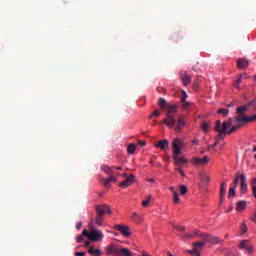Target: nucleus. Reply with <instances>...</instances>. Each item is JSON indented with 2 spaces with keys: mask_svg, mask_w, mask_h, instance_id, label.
Instances as JSON below:
<instances>
[{
  "mask_svg": "<svg viewBox=\"0 0 256 256\" xmlns=\"http://www.w3.org/2000/svg\"><path fill=\"white\" fill-rule=\"evenodd\" d=\"M158 104L162 111H165L166 109L167 118L163 120V123L170 129H173L175 127V123H177V120H175V115H177V105L167 103V100L164 98H160Z\"/></svg>",
  "mask_w": 256,
  "mask_h": 256,
  "instance_id": "obj_1",
  "label": "nucleus"
},
{
  "mask_svg": "<svg viewBox=\"0 0 256 256\" xmlns=\"http://www.w3.org/2000/svg\"><path fill=\"white\" fill-rule=\"evenodd\" d=\"M88 227L90 231L84 229L82 231V235H85V237H88L89 241H93V242L103 241V237H105V235L101 230L96 229V227L93 226V224H89Z\"/></svg>",
  "mask_w": 256,
  "mask_h": 256,
  "instance_id": "obj_2",
  "label": "nucleus"
},
{
  "mask_svg": "<svg viewBox=\"0 0 256 256\" xmlns=\"http://www.w3.org/2000/svg\"><path fill=\"white\" fill-rule=\"evenodd\" d=\"M106 255L133 256V253H131V250L128 248H118L110 245L106 247Z\"/></svg>",
  "mask_w": 256,
  "mask_h": 256,
  "instance_id": "obj_3",
  "label": "nucleus"
},
{
  "mask_svg": "<svg viewBox=\"0 0 256 256\" xmlns=\"http://www.w3.org/2000/svg\"><path fill=\"white\" fill-rule=\"evenodd\" d=\"M231 125H233V119L231 118L228 121H224L223 123H221V120H217L214 129L220 133V135H223L224 133H227V129H229Z\"/></svg>",
  "mask_w": 256,
  "mask_h": 256,
  "instance_id": "obj_4",
  "label": "nucleus"
},
{
  "mask_svg": "<svg viewBox=\"0 0 256 256\" xmlns=\"http://www.w3.org/2000/svg\"><path fill=\"white\" fill-rule=\"evenodd\" d=\"M173 155H181L182 149H185V142L180 138H175L172 142Z\"/></svg>",
  "mask_w": 256,
  "mask_h": 256,
  "instance_id": "obj_5",
  "label": "nucleus"
},
{
  "mask_svg": "<svg viewBox=\"0 0 256 256\" xmlns=\"http://www.w3.org/2000/svg\"><path fill=\"white\" fill-rule=\"evenodd\" d=\"M201 239L204 240L205 243H211L212 245H221L223 243V240H221L219 237L211 236L209 234H200Z\"/></svg>",
  "mask_w": 256,
  "mask_h": 256,
  "instance_id": "obj_6",
  "label": "nucleus"
},
{
  "mask_svg": "<svg viewBox=\"0 0 256 256\" xmlns=\"http://www.w3.org/2000/svg\"><path fill=\"white\" fill-rule=\"evenodd\" d=\"M205 246V242H195L192 244V250H186V253H189L190 255H201V251L203 250V247Z\"/></svg>",
  "mask_w": 256,
  "mask_h": 256,
  "instance_id": "obj_7",
  "label": "nucleus"
},
{
  "mask_svg": "<svg viewBox=\"0 0 256 256\" xmlns=\"http://www.w3.org/2000/svg\"><path fill=\"white\" fill-rule=\"evenodd\" d=\"M105 213L111 215V208L107 204H100L96 206V215L104 217Z\"/></svg>",
  "mask_w": 256,
  "mask_h": 256,
  "instance_id": "obj_8",
  "label": "nucleus"
},
{
  "mask_svg": "<svg viewBox=\"0 0 256 256\" xmlns=\"http://www.w3.org/2000/svg\"><path fill=\"white\" fill-rule=\"evenodd\" d=\"M114 229L116 231H119L121 233V235H123L124 237L131 236V232L129 231V226H125L123 224H117L114 226Z\"/></svg>",
  "mask_w": 256,
  "mask_h": 256,
  "instance_id": "obj_9",
  "label": "nucleus"
},
{
  "mask_svg": "<svg viewBox=\"0 0 256 256\" xmlns=\"http://www.w3.org/2000/svg\"><path fill=\"white\" fill-rule=\"evenodd\" d=\"M133 183H135V175H130L119 184V187H121L122 189H127V187H131Z\"/></svg>",
  "mask_w": 256,
  "mask_h": 256,
  "instance_id": "obj_10",
  "label": "nucleus"
},
{
  "mask_svg": "<svg viewBox=\"0 0 256 256\" xmlns=\"http://www.w3.org/2000/svg\"><path fill=\"white\" fill-rule=\"evenodd\" d=\"M238 247L239 249L248 251L249 255L253 253V245L249 243V240H242Z\"/></svg>",
  "mask_w": 256,
  "mask_h": 256,
  "instance_id": "obj_11",
  "label": "nucleus"
},
{
  "mask_svg": "<svg viewBox=\"0 0 256 256\" xmlns=\"http://www.w3.org/2000/svg\"><path fill=\"white\" fill-rule=\"evenodd\" d=\"M181 103L183 111H189V107L193 105V103L187 102V92L184 90L182 91Z\"/></svg>",
  "mask_w": 256,
  "mask_h": 256,
  "instance_id": "obj_12",
  "label": "nucleus"
},
{
  "mask_svg": "<svg viewBox=\"0 0 256 256\" xmlns=\"http://www.w3.org/2000/svg\"><path fill=\"white\" fill-rule=\"evenodd\" d=\"M250 121H256V114L252 117L247 116H237L234 119V123H249Z\"/></svg>",
  "mask_w": 256,
  "mask_h": 256,
  "instance_id": "obj_13",
  "label": "nucleus"
},
{
  "mask_svg": "<svg viewBox=\"0 0 256 256\" xmlns=\"http://www.w3.org/2000/svg\"><path fill=\"white\" fill-rule=\"evenodd\" d=\"M180 77H181L182 83H183V85H185V87H187V85H189L191 83V75H189V73H187V71L180 72Z\"/></svg>",
  "mask_w": 256,
  "mask_h": 256,
  "instance_id": "obj_14",
  "label": "nucleus"
},
{
  "mask_svg": "<svg viewBox=\"0 0 256 256\" xmlns=\"http://www.w3.org/2000/svg\"><path fill=\"white\" fill-rule=\"evenodd\" d=\"M89 225H92L93 227H95V225H98V227H102L103 216H99L98 214H96L95 218H91Z\"/></svg>",
  "mask_w": 256,
  "mask_h": 256,
  "instance_id": "obj_15",
  "label": "nucleus"
},
{
  "mask_svg": "<svg viewBox=\"0 0 256 256\" xmlns=\"http://www.w3.org/2000/svg\"><path fill=\"white\" fill-rule=\"evenodd\" d=\"M174 165H187L188 161L184 157L179 156V154H174L173 156Z\"/></svg>",
  "mask_w": 256,
  "mask_h": 256,
  "instance_id": "obj_16",
  "label": "nucleus"
},
{
  "mask_svg": "<svg viewBox=\"0 0 256 256\" xmlns=\"http://www.w3.org/2000/svg\"><path fill=\"white\" fill-rule=\"evenodd\" d=\"M240 191L241 193H247V178L245 177V175H240Z\"/></svg>",
  "mask_w": 256,
  "mask_h": 256,
  "instance_id": "obj_17",
  "label": "nucleus"
},
{
  "mask_svg": "<svg viewBox=\"0 0 256 256\" xmlns=\"http://www.w3.org/2000/svg\"><path fill=\"white\" fill-rule=\"evenodd\" d=\"M194 165H207L209 163V157L204 156L203 158H194L192 159Z\"/></svg>",
  "mask_w": 256,
  "mask_h": 256,
  "instance_id": "obj_18",
  "label": "nucleus"
},
{
  "mask_svg": "<svg viewBox=\"0 0 256 256\" xmlns=\"http://www.w3.org/2000/svg\"><path fill=\"white\" fill-rule=\"evenodd\" d=\"M249 67V60L245 58H239L237 61L238 69H247Z\"/></svg>",
  "mask_w": 256,
  "mask_h": 256,
  "instance_id": "obj_19",
  "label": "nucleus"
},
{
  "mask_svg": "<svg viewBox=\"0 0 256 256\" xmlns=\"http://www.w3.org/2000/svg\"><path fill=\"white\" fill-rule=\"evenodd\" d=\"M103 185L105 187L109 186L111 183H117V178L115 177V174H110L108 179H101Z\"/></svg>",
  "mask_w": 256,
  "mask_h": 256,
  "instance_id": "obj_20",
  "label": "nucleus"
},
{
  "mask_svg": "<svg viewBox=\"0 0 256 256\" xmlns=\"http://www.w3.org/2000/svg\"><path fill=\"white\" fill-rule=\"evenodd\" d=\"M201 235H203V232H200L199 230H195L192 233L184 234L182 239H195V237H200L201 239Z\"/></svg>",
  "mask_w": 256,
  "mask_h": 256,
  "instance_id": "obj_21",
  "label": "nucleus"
},
{
  "mask_svg": "<svg viewBox=\"0 0 256 256\" xmlns=\"http://www.w3.org/2000/svg\"><path fill=\"white\" fill-rule=\"evenodd\" d=\"M185 125H187V122H185V116L181 115L178 118L175 130L181 131V129H183V127H185Z\"/></svg>",
  "mask_w": 256,
  "mask_h": 256,
  "instance_id": "obj_22",
  "label": "nucleus"
},
{
  "mask_svg": "<svg viewBox=\"0 0 256 256\" xmlns=\"http://www.w3.org/2000/svg\"><path fill=\"white\" fill-rule=\"evenodd\" d=\"M155 147H159V149H162V151H165L169 149V140H159L155 144Z\"/></svg>",
  "mask_w": 256,
  "mask_h": 256,
  "instance_id": "obj_23",
  "label": "nucleus"
},
{
  "mask_svg": "<svg viewBox=\"0 0 256 256\" xmlns=\"http://www.w3.org/2000/svg\"><path fill=\"white\" fill-rule=\"evenodd\" d=\"M200 179H201L202 183H204L206 186H208L209 181H211V176H209V174L203 172L200 174Z\"/></svg>",
  "mask_w": 256,
  "mask_h": 256,
  "instance_id": "obj_24",
  "label": "nucleus"
},
{
  "mask_svg": "<svg viewBox=\"0 0 256 256\" xmlns=\"http://www.w3.org/2000/svg\"><path fill=\"white\" fill-rule=\"evenodd\" d=\"M246 207H247V202L243 200L237 202L236 204V210L240 212L245 211Z\"/></svg>",
  "mask_w": 256,
  "mask_h": 256,
  "instance_id": "obj_25",
  "label": "nucleus"
},
{
  "mask_svg": "<svg viewBox=\"0 0 256 256\" xmlns=\"http://www.w3.org/2000/svg\"><path fill=\"white\" fill-rule=\"evenodd\" d=\"M225 193H227V184L225 182L221 183L220 186V199L223 201V197H225Z\"/></svg>",
  "mask_w": 256,
  "mask_h": 256,
  "instance_id": "obj_26",
  "label": "nucleus"
},
{
  "mask_svg": "<svg viewBox=\"0 0 256 256\" xmlns=\"http://www.w3.org/2000/svg\"><path fill=\"white\" fill-rule=\"evenodd\" d=\"M243 79H249V76L247 74H241L239 78L234 82V87H236V89H239V83H241Z\"/></svg>",
  "mask_w": 256,
  "mask_h": 256,
  "instance_id": "obj_27",
  "label": "nucleus"
},
{
  "mask_svg": "<svg viewBox=\"0 0 256 256\" xmlns=\"http://www.w3.org/2000/svg\"><path fill=\"white\" fill-rule=\"evenodd\" d=\"M200 127L204 133H207L209 131V127H211V122L203 121Z\"/></svg>",
  "mask_w": 256,
  "mask_h": 256,
  "instance_id": "obj_28",
  "label": "nucleus"
},
{
  "mask_svg": "<svg viewBox=\"0 0 256 256\" xmlns=\"http://www.w3.org/2000/svg\"><path fill=\"white\" fill-rule=\"evenodd\" d=\"M131 219L134 221V223H141V221H143V218L137 212L132 214Z\"/></svg>",
  "mask_w": 256,
  "mask_h": 256,
  "instance_id": "obj_29",
  "label": "nucleus"
},
{
  "mask_svg": "<svg viewBox=\"0 0 256 256\" xmlns=\"http://www.w3.org/2000/svg\"><path fill=\"white\" fill-rule=\"evenodd\" d=\"M88 253H90V255H94V256L103 255V253L101 252V250H99V249H96V250H95V248H93V247H90V248L88 249Z\"/></svg>",
  "mask_w": 256,
  "mask_h": 256,
  "instance_id": "obj_30",
  "label": "nucleus"
},
{
  "mask_svg": "<svg viewBox=\"0 0 256 256\" xmlns=\"http://www.w3.org/2000/svg\"><path fill=\"white\" fill-rule=\"evenodd\" d=\"M247 111V106H240L237 108L238 117H245L244 113Z\"/></svg>",
  "mask_w": 256,
  "mask_h": 256,
  "instance_id": "obj_31",
  "label": "nucleus"
},
{
  "mask_svg": "<svg viewBox=\"0 0 256 256\" xmlns=\"http://www.w3.org/2000/svg\"><path fill=\"white\" fill-rule=\"evenodd\" d=\"M102 171H104V173H106V175L115 174V171H113V168H111L109 166H102Z\"/></svg>",
  "mask_w": 256,
  "mask_h": 256,
  "instance_id": "obj_32",
  "label": "nucleus"
},
{
  "mask_svg": "<svg viewBox=\"0 0 256 256\" xmlns=\"http://www.w3.org/2000/svg\"><path fill=\"white\" fill-rule=\"evenodd\" d=\"M136 150H137V145H135V144H129L128 147H127V152L130 155H133Z\"/></svg>",
  "mask_w": 256,
  "mask_h": 256,
  "instance_id": "obj_33",
  "label": "nucleus"
},
{
  "mask_svg": "<svg viewBox=\"0 0 256 256\" xmlns=\"http://www.w3.org/2000/svg\"><path fill=\"white\" fill-rule=\"evenodd\" d=\"M180 201H181V200L179 199V193L174 192V194H173V203H174L175 205H179Z\"/></svg>",
  "mask_w": 256,
  "mask_h": 256,
  "instance_id": "obj_34",
  "label": "nucleus"
},
{
  "mask_svg": "<svg viewBox=\"0 0 256 256\" xmlns=\"http://www.w3.org/2000/svg\"><path fill=\"white\" fill-rule=\"evenodd\" d=\"M218 113L223 115V117H227L229 115V109L221 108L218 110Z\"/></svg>",
  "mask_w": 256,
  "mask_h": 256,
  "instance_id": "obj_35",
  "label": "nucleus"
},
{
  "mask_svg": "<svg viewBox=\"0 0 256 256\" xmlns=\"http://www.w3.org/2000/svg\"><path fill=\"white\" fill-rule=\"evenodd\" d=\"M150 201H151V195H148V196L146 197V200H144V201L142 202V205H143L144 207H149Z\"/></svg>",
  "mask_w": 256,
  "mask_h": 256,
  "instance_id": "obj_36",
  "label": "nucleus"
},
{
  "mask_svg": "<svg viewBox=\"0 0 256 256\" xmlns=\"http://www.w3.org/2000/svg\"><path fill=\"white\" fill-rule=\"evenodd\" d=\"M237 129H239V125L232 126V128L230 130H228L226 133H227V135H231L232 133H235V131H237Z\"/></svg>",
  "mask_w": 256,
  "mask_h": 256,
  "instance_id": "obj_37",
  "label": "nucleus"
},
{
  "mask_svg": "<svg viewBox=\"0 0 256 256\" xmlns=\"http://www.w3.org/2000/svg\"><path fill=\"white\" fill-rule=\"evenodd\" d=\"M187 191H188L187 186H185V185L180 186V194L186 195Z\"/></svg>",
  "mask_w": 256,
  "mask_h": 256,
  "instance_id": "obj_38",
  "label": "nucleus"
},
{
  "mask_svg": "<svg viewBox=\"0 0 256 256\" xmlns=\"http://www.w3.org/2000/svg\"><path fill=\"white\" fill-rule=\"evenodd\" d=\"M172 227L174 229H177L178 231H185V226H179V225L172 224Z\"/></svg>",
  "mask_w": 256,
  "mask_h": 256,
  "instance_id": "obj_39",
  "label": "nucleus"
},
{
  "mask_svg": "<svg viewBox=\"0 0 256 256\" xmlns=\"http://www.w3.org/2000/svg\"><path fill=\"white\" fill-rule=\"evenodd\" d=\"M228 197H235V188L231 187L229 189Z\"/></svg>",
  "mask_w": 256,
  "mask_h": 256,
  "instance_id": "obj_40",
  "label": "nucleus"
},
{
  "mask_svg": "<svg viewBox=\"0 0 256 256\" xmlns=\"http://www.w3.org/2000/svg\"><path fill=\"white\" fill-rule=\"evenodd\" d=\"M84 237H85V235H83V232H82V235H79L76 237L77 243H83Z\"/></svg>",
  "mask_w": 256,
  "mask_h": 256,
  "instance_id": "obj_41",
  "label": "nucleus"
},
{
  "mask_svg": "<svg viewBox=\"0 0 256 256\" xmlns=\"http://www.w3.org/2000/svg\"><path fill=\"white\" fill-rule=\"evenodd\" d=\"M159 115H161V112L159 110H155L151 115V119H153V117H159Z\"/></svg>",
  "mask_w": 256,
  "mask_h": 256,
  "instance_id": "obj_42",
  "label": "nucleus"
},
{
  "mask_svg": "<svg viewBox=\"0 0 256 256\" xmlns=\"http://www.w3.org/2000/svg\"><path fill=\"white\" fill-rule=\"evenodd\" d=\"M239 179H241V176H237L235 179H234V189L235 187H237L239 185Z\"/></svg>",
  "mask_w": 256,
  "mask_h": 256,
  "instance_id": "obj_43",
  "label": "nucleus"
},
{
  "mask_svg": "<svg viewBox=\"0 0 256 256\" xmlns=\"http://www.w3.org/2000/svg\"><path fill=\"white\" fill-rule=\"evenodd\" d=\"M74 255H75V256H85L86 253H85V252H75Z\"/></svg>",
  "mask_w": 256,
  "mask_h": 256,
  "instance_id": "obj_44",
  "label": "nucleus"
},
{
  "mask_svg": "<svg viewBox=\"0 0 256 256\" xmlns=\"http://www.w3.org/2000/svg\"><path fill=\"white\" fill-rule=\"evenodd\" d=\"M139 145H141L142 147H145V145H147V143L145 142V140H140Z\"/></svg>",
  "mask_w": 256,
  "mask_h": 256,
  "instance_id": "obj_45",
  "label": "nucleus"
},
{
  "mask_svg": "<svg viewBox=\"0 0 256 256\" xmlns=\"http://www.w3.org/2000/svg\"><path fill=\"white\" fill-rule=\"evenodd\" d=\"M81 227H83V223L78 222V223L76 224V229H81Z\"/></svg>",
  "mask_w": 256,
  "mask_h": 256,
  "instance_id": "obj_46",
  "label": "nucleus"
},
{
  "mask_svg": "<svg viewBox=\"0 0 256 256\" xmlns=\"http://www.w3.org/2000/svg\"><path fill=\"white\" fill-rule=\"evenodd\" d=\"M226 255H227V256H235V254H234L232 251H227V252H226Z\"/></svg>",
  "mask_w": 256,
  "mask_h": 256,
  "instance_id": "obj_47",
  "label": "nucleus"
},
{
  "mask_svg": "<svg viewBox=\"0 0 256 256\" xmlns=\"http://www.w3.org/2000/svg\"><path fill=\"white\" fill-rule=\"evenodd\" d=\"M252 191H253L254 197L256 198V186H253V187H252Z\"/></svg>",
  "mask_w": 256,
  "mask_h": 256,
  "instance_id": "obj_48",
  "label": "nucleus"
},
{
  "mask_svg": "<svg viewBox=\"0 0 256 256\" xmlns=\"http://www.w3.org/2000/svg\"><path fill=\"white\" fill-rule=\"evenodd\" d=\"M242 231H243L244 233H247V226H246V225H243V226H242Z\"/></svg>",
  "mask_w": 256,
  "mask_h": 256,
  "instance_id": "obj_49",
  "label": "nucleus"
},
{
  "mask_svg": "<svg viewBox=\"0 0 256 256\" xmlns=\"http://www.w3.org/2000/svg\"><path fill=\"white\" fill-rule=\"evenodd\" d=\"M170 191H172L173 194L177 193V191H175V187H170Z\"/></svg>",
  "mask_w": 256,
  "mask_h": 256,
  "instance_id": "obj_50",
  "label": "nucleus"
},
{
  "mask_svg": "<svg viewBox=\"0 0 256 256\" xmlns=\"http://www.w3.org/2000/svg\"><path fill=\"white\" fill-rule=\"evenodd\" d=\"M175 171H177L178 173H180V172H182L183 171V169H181V168H175Z\"/></svg>",
  "mask_w": 256,
  "mask_h": 256,
  "instance_id": "obj_51",
  "label": "nucleus"
},
{
  "mask_svg": "<svg viewBox=\"0 0 256 256\" xmlns=\"http://www.w3.org/2000/svg\"><path fill=\"white\" fill-rule=\"evenodd\" d=\"M148 183H155V179L150 178V179L148 180Z\"/></svg>",
  "mask_w": 256,
  "mask_h": 256,
  "instance_id": "obj_52",
  "label": "nucleus"
},
{
  "mask_svg": "<svg viewBox=\"0 0 256 256\" xmlns=\"http://www.w3.org/2000/svg\"><path fill=\"white\" fill-rule=\"evenodd\" d=\"M89 245H91V243H90L89 241H86V242L84 243V246H86V247H89Z\"/></svg>",
  "mask_w": 256,
  "mask_h": 256,
  "instance_id": "obj_53",
  "label": "nucleus"
},
{
  "mask_svg": "<svg viewBox=\"0 0 256 256\" xmlns=\"http://www.w3.org/2000/svg\"><path fill=\"white\" fill-rule=\"evenodd\" d=\"M183 165H184V164L175 165V167L180 168V169H183Z\"/></svg>",
  "mask_w": 256,
  "mask_h": 256,
  "instance_id": "obj_54",
  "label": "nucleus"
},
{
  "mask_svg": "<svg viewBox=\"0 0 256 256\" xmlns=\"http://www.w3.org/2000/svg\"><path fill=\"white\" fill-rule=\"evenodd\" d=\"M112 169H116L117 171H121L122 167H113Z\"/></svg>",
  "mask_w": 256,
  "mask_h": 256,
  "instance_id": "obj_55",
  "label": "nucleus"
},
{
  "mask_svg": "<svg viewBox=\"0 0 256 256\" xmlns=\"http://www.w3.org/2000/svg\"><path fill=\"white\" fill-rule=\"evenodd\" d=\"M252 185H253V187H255V185H256V178H254V179L252 180Z\"/></svg>",
  "mask_w": 256,
  "mask_h": 256,
  "instance_id": "obj_56",
  "label": "nucleus"
},
{
  "mask_svg": "<svg viewBox=\"0 0 256 256\" xmlns=\"http://www.w3.org/2000/svg\"><path fill=\"white\" fill-rule=\"evenodd\" d=\"M122 177H124L125 179H127V177H129V175H127V173L122 174Z\"/></svg>",
  "mask_w": 256,
  "mask_h": 256,
  "instance_id": "obj_57",
  "label": "nucleus"
},
{
  "mask_svg": "<svg viewBox=\"0 0 256 256\" xmlns=\"http://www.w3.org/2000/svg\"><path fill=\"white\" fill-rule=\"evenodd\" d=\"M179 173H180L181 176L185 177V172H183V170L180 171Z\"/></svg>",
  "mask_w": 256,
  "mask_h": 256,
  "instance_id": "obj_58",
  "label": "nucleus"
},
{
  "mask_svg": "<svg viewBox=\"0 0 256 256\" xmlns=\"http://www.w3.org/2000/svg\"><path fill=\"white\" fill-rule=\"evenodd\" d=\"M121 176V173H116L115 174V177L117 178V177H120Z\"/></svg>",
  "mask_w": 256,
  "mask_h": 256,
  "instance_id": "obj_59",
  "label": "nucleus"
},
{
  "mask_svg": "<svg viewBox=\"0 0 256 256\" xmlns=\"http://www.w3.org/2000/svg\"><path fill=\"white\" fill-rule=\"evenodd\" d=\"M193 143H194V145H197L198 141H197V140H194Z\"/></svg>",
  "mask_w": 256,
  "mask_h": 256,
  "instance_id": "obj_60",
  "label": "nucleus"
},
{
  "mask_svg": "<svg viewBox=\"0 0 256 256\" xmlns=\"http://www.w3.org/2000/svg\"><path fill=\"white\" fill-rule=\"evenodd\" d=\"M253 152H256V146L252 149Z\"/></svg>",
  "mask_w": 256,
  "mask_h": 256,
  "instance_id": "obj_61",
  "label": "nucleus"
},
{
  "mask_svg": "<svg viewBox=\"0 0 256 256\" xmlns=\"http://www.w3.org/2000/svg\"><path fill=\"white\" fill-rule=\"evenodd\" d=\"M254 159H256V154L254 155Z\"/></svg>",
  "mask_w": 256,
  "mask_h": 256,
  "instance_id": "obj_62",
  "label": "nucleus"
},
{
  "mask_svg": "<svg viewBox=\"0 0 256 256\" xmlns=\"http://www.w3.org/2000/svg\"><path fill=\"white\" fill-rule=\"evenodd\" d=\"M196 256H201V254H199V255H196Z\"/></svg>",
  "mask_w": 256,
  "mask_h": 256,
  "instance_id": "obj_63",
  "label": "nucleus"
}]
</instances>
